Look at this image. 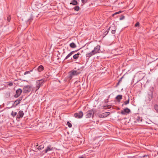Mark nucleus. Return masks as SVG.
<instances>
[{
  "label": "nucleus",
  "instance_id": "f257e3e1",
  "mask_svg": "<svg viewBox=\"0 0 158 158\" xmlns=\"http://www.w3.org/2000/svg\"><path fill=\"white\" fill-rule=\"evenodd\" d=\"M100 46L98 45L95 47L94 49L90 52L87 53L86 54V57H90L100 52Z\"/></svg>",
  "mask_w": 158,
  "mask_h": 158
},
{
  "label": "nucleus",
  "instance_id": "f03ea898",
  "mask_svg": "<svg viewBox=\"0 0 158 158\" xmlns=\"http://www.w3.org/2000/svg\"><path fill=\"white\" fill-rule=\"evenodd\" d=\"M94 114V112L93 110H90L87 111L86 113V118H90L91 117H93Z\"/></svg>",
  "mask_w": 158,
  "mask_h": 158
},
{
  "label": "nucleus",
  "instance_id": "7ed1b4c3",
  "mask_svg": "<svg viewBox=\"0 0 158 158\" xmlns=\"http://www.w3.org/2000/svg\"><path fill=\"white\" fill-rule=\"evenodd\" d=\"M79 73V72H78L75 70H73L69 73V78L71 79L73 76L77 75Z\"/></svg>",
  "mask_w": 158,
  "mask_h": 158
},
{
  "label": "nucleus",
  "instance_id": "20e7f679",
  "mask_svg": "<svg viewBox=\"0 0 158 158\" xmlns=\"http://www.w3.org/2000/svg\"><path fill=\"white\" fill-rule=\"evenodd\" d=\"M44 81L42 79L36 81V86L35 88L36 89V91L38 90L40 87L42 85V83Z\"/></svg>",
  "mask_w": 158,
  "mask_h": 158
},
{
  "label": "nucleus",
  "instance_id": "39448f33",
  "mask_svg": "<svg viewBox=\"0 0 158 158\" xmlns=\"http://www.w3.org/2000/svg\"><path fill=\"white\" fill-rule=\"evenodd\" d=\"M31 87L29 85L24 86L23 89V93H26L30 92L31 91Z\"/></svg>",
  "mask_w": 158,
  "mask_h": 158
},
{
  "label": "nucleus",
  "instance_id": "423d86ee",
  "mask_svg": "<svg viewBox=\"0 0 158 158\" xmlns=\"http://www.w3.org/2000/svg\"><path fill=\"white\" fill-rule=\"evenodd\" d=\"M83 115V113L81 111H79L78 113H76L74 114L75 118H82Z\"/></svg>",
  "mask_w": 158,
  "mask_h": 158
},
{
  "label": "nucleus",
  "instance_id": "0eeeda50",
  "mask_svg": "<svg viewBox=\"0 0 158 158\" xmlns=\"http://www.w3.org/2000/svg\"><path fill=\"white\" fill-rule=\"evenodd\" d=\"M22 92V90L21 89H19L16 91V94L14 97L15 98L18 97L21 94Z\"/></svg>",
  "mask_w": 158,
  "mask_h": 158
},
{
  "label": "nucleus",
  "instance_id": "6e6552de",
  "mask_svg": "<svg viewBox=\"0 0 158 158\" xmlns=\"http://www.w3.org/2000/svg\"><path fill=\"white\" fill-rule=\"evenodd\" d=\"M110 114V112H106L100 114L99 115V117L101 118H105L108 116Z\"/></svg>",
  "mask_w": 158,
  "mask_h": 158
},
{
  "label": "nucleus",
  "instance_id": "1a4fd4ad",
  "mask_svg": "<svg viewBox=\"0 0 158 158\" xmlns=\"http://www.w3.org/2000/svg\"><path fill=\"white\" fill-rule=\"evenodd\" d=\"M130 112V110L128 108H126L121 111V113L122 114H126Z\"/></svg>",
  "mask_w": 158,
  "mask_h": 158
},
{
  "label": "nucleus",
  "instance_id": "9d476101",
  "mask_svg": "<svg viewBox=\"0 0 158 158\" xmlns=\"http://www.w3.org/2000/svg\"><path fill=\"white\" fill-rule=\"evenodd\" d=\"M24 114L23 111L22 110H20L19 112L18 115H17V118H20L23 117Z\"/></svg>",
  "mask_w": 158,
  "mask_h": 158
},
{
  "label": "nucleus",
  "instance_id": "9b49d317",
  "mask_svg": "<svg viewBox=\"0 0 158 158\" xmlns=\"http://www.w3.org/2000/svg\"><path fill=\"white\" fill-rule=\"evenodd\" d=\"M77 51V50L75 51H73L69 53L65 57L64 60L67 59L69 57H70L72 55L74 54V53Z\"/></svg>",
  "mask_w": 158,
  "mask_h": 158
},
{
  "label": "nucleus",
  "instance_id": "f8f14e48",
  "mask_svg": "<svg viewBox=\"0 0 158 158\" xmlns=\"http://www.w3.org/2000/svg\"><path fill=\"white\" fill-rule=\"evenodd\" d=\"M122 98V96L121 95H117L116 97V99L119 102H120V100Z\"/></svg>",
  "mask_w": 158,
  "mask_h": 158
},
{
  "label": "nucleus",
  "instance_id": "ddd939ff",
  "mask_svg": "<svg viewBox=\"0 0 158 158\" xmlns=\"http://www.w3.org/2000/svg\"><path fill=\"white\" fill-rule=\"evenodd\" d=\"M22 99V98L20 97L18 99H17L15 101V103H16V105L17 106L20 102Z\"/></svg>",
  "mask_w": 158,
  "mask_h": 158
},
{
  "label": "nucleus",
  "instance_id": "4468645a",
  "mask_svg": "<svg viewBox=\"0 0 158 158\" xmlns=\"http://www.w3.org/2000/svg\"><path fill=\"white\" fill-rule=\"evenodd\" d=\"M110 29L111 30H116V27L114 25H113L111 26L110 27L108 28V30H110Z\"/></svg>",
  "mask_w": 158,
  "mask_h": 158
},
{
  "label": "nucleus",
  "instance_id": "2eb2a0df",
  "mask_svg": "<svg viewBox=\"0 0 158 158\" xmlns=\"http://www.w3.org/2000/svg\"><path fill=\"white\" fill-rule=\"evenodd\" d=\"M44 67L42 65L38 67L37 70L39 72H41L44 69Z\"/></svg>",
  "mask_w": 158,
  "mask_h": 158
},
{
  "label": "nucleus",
  "instance_id": "dca6fc26",
  "mask_svg": "<svg viewBox=\"0 0 158 158\" xmlns=\"http://www.w3.org/2000/svg\"><path fill=\"white\" fill-rule=\"evenodd\" d=\"M69 46L72 48H75L77 47L76 44L73 42L70 43L69 44Z\"/></svg>",
  "mask_w": 158,
  "mask_h": 158
},
{
  "label": "nucleus",
  "instance_id": "f3484780",
  "mask_svg": "<svg viewBox=\"0 0 158 158\" xmlns=\"http://www.w3.org/2000/svg\"><path fill=\"white\" fill-rule=\"evenodd\" d=\"M53 148H51L50 146H48L46 149L45 150V153H46L50 151L51 150H53Z\"/></svg>",
  "mask_w": 158,
  "mask_h": 158
},
{
  "label": "nucleus",
  "instance_id": "a211bd4d",
  "mask_svg": "<svg viewBox=\"0 0 158 158\" xmlns=\"http://www.w3.org/2000/svg\"><path fill=\"white\" fill-rule=\"evenodd\" d=\"M70 4H72L73 5H76L77 4V2L76 0H73L72 2L70 3Z\"/></svg>",
  "mask_w": 158,
  "mask_h": 158
},
{
  "label": "nucleus",
  "instance_id": "6ab92c4d",
  "mask_svg": "<svg viewBox=\"0 0 158 158\" xmlns=\"http://www.w3.org/2000/svg\"><path fill=\"white\" fill-rule=\"evenodd\" d=\"M79 55L80 53H77L73 55V57L74 59H77L78 58Z\"/></svg>",
  "mask_w": 158,
  "mask_h": 158
},
{
  "label": "nucleus",
  "instance_id": "aec40b11",
  "mask_svg": "<svg viewBox=\"0 0 158 158\" xmlns=\"http://www.w3.org/2000/svg\"><path fill=\"white\" fill-rule=\"evenodd\" d=\"M142 119L141 118H140L139 117H137V118L136 119V120L135 121H134L135 122H138L139 123L142 121Z\"/></svg>",
  "mask_w": 158,
  "mask_h": 158
},
{
  "label": "nucleus",
  "instance_id": "412c9836",
  "mask_svg": "<svg viewBox=\"0 0 158 158\" xmlns=\"http://www.w3.org/2000/svg\"><path fill=\"white\" fill-rule=\"evenodd\" d=\"M111 106L110 105H106L103 106V109H106L107 108H111Z\"/></svg>",
  "mask_w": 158,
  "mask_h": 158
},
{
  "label": "nucleus",
  "instance_id": "4be33fe9",
  "mask_svg": "<svg viewBox=\"0 0 158 158\" xmlns=\"http://www.w3.org/2000/svg\"><path fill=\"white\" fill-rule=\"evenodd\" d=\"M17 114V112H14L13 111H12L11 113V115L12 116L14 117Z\"/></svg>",
  "mask_w": 158,
  "mask_h": 158
},
{
  "label": "nucleus",
  "instance_id": "5701e85b",
  "mask_svg": "<svg viewBox=\"0 0 158 158\" xmlns=\"http://www.w3.org/2000/svg\"><path fill=\"white\" fill-rule=\"evenodd\" d=\"M44 146L43 145H41L40 146H38V147L37 148L39 150H40L41 149H42L44 148Z\"/></svg>",
  "mask_w": 158,
  "mask_h": 158
},
{
  "label": "nucleus",
  "instance_id": "b1692460",
  "mask_svg": "<svg viewBox=\"0 0 158 158\" xmlns=\"http://www.w3.org/2000/svg\"><path fill=\"white\" fill-rule=\"evenodd\" d=\"M74 9L76 11H78L79 10L80 8L79 6H75L74 7Z\"/></svg>",
  "mask_w": 158,
  "mask_h": 158
},
{
  "label": "nucleus",
  "instance_id": "393cba45",
  "mask_svg": "<svg viewBox=\"0 0 158 158\" xmlns=\"http://www.w3.org/2000/svg\"><path fill=\"white\" fill-rule=\"evenodd\" d=\"M129 99L128 98L127 100H126L124 102V105H126L127 104H128L129 103Z\"/></svg>",
  "mask_w": 158,
  "mask_h": 158
},
{
  "label": "nucleus",
  "instance_id": "a878e982",
  "mask_svg": "<svg viewBox=\"0 0 158 158\" xmlns=\"http://www.w3.org/2000/svg\"><path fill=\"white\" fill-rule=\"evenodd\" d=\"M154 108L156 111L158 113V105H156L154 106Z\"/></svg>",
  "mask_w": 158,
  "mask_h": 158
},
{
  "label": "nucleus",
  "instance_id": "bb28decb",
  "mask_svg": "<svg viewBox=\"0 0 158 158\" xmlns=\"http://www.w3.org/2000/svg\"><path fill=\"white\" fill-rule=\"evenodd\" d=\"M67 125L70 128L72 127V124L69 122H67Z\"/></svg>",
  "mask_w": 158,
  "mask_h": 158
},
{
  "label": "nucleus",
  "instance_id": "cd10ccee",
  "mask_svg": "<svg viewBox=\"0 0 158 158\" xmlns=\"http://www.w3.org/2000/svg\"><path fill=\"white\" fill-rule=\"evenodd\" d=\"M88 0H81L82 3L84 4L87 2Z\"/></svg>",
  "mask_w": 158,
  "mask_h": 158
},
{
  "label": "nucleus",
  "instance_id": "c85d7f7f",
  "mask_svg": "<svg viewBox=\"0 0 158 158\" xmlns=\"http://www.w3.org/2000/svg\"><path fill=\"white\" fill-rule=\"evenodd\" d=\"M32 71V70H31V71H26V72H25L24 73V75H26V74H27L31 72Z\"/></svg>",
  "mask_w": 158,
  "mask_h": 158
},
{
  "label": "nucleus",
  "instance_id": "c756f323",
  "mask_svg": "<svg viewBox=\"0 0 158 158\" xmlns=\"http://www.w3.org/2000/svg\"><path fill=\"white\" fill-rule=\"evenodd\" d=\"M7 20L8 22H10V19H11V17L10 16H8L7 17Z\"/></svg>",
  "mask_w": 158,
  "mask_h": 158
},
{
  "label": "nucleus",
  "instance_id": "7c9ffc66",
  "mask_svg": "<svg viewBox=\"0 0 158 158\" xmlns=\"http://www.w3.org/2000/svg\"><path fill=\"white\" fill-rule=\"evenodd\" d=\"M139 22H137L135 24V27L139 26Z\"/></svg>",
  "mask_w": 158,
  "mask_h": 158
},
{
  "label": "nucleus",
  "instance_id": "2f4dec72",
  "mask_svg": "<svg viewBox=\"0 0 158 158\" xmlns=\"http://www.w3.org/2000/svg\"><path fill=\"white\" fill-rule=\"evenodd\" d=\"M121 11H119L118 12H116L113 15V16H114V15H115L120 13H121Z\"/></svg>",
  "mask_w": 158,
  "mask_h": 158
},
{
  "label": "nucleus",
  "instance_id": "473e14b6",
  "mask_svg": "<svg viewBox=\"0 0 158 158\" xmlns=\"http://www.w3.org/2000/svg\"><path fill=\"white\" fill-rule=\"evenodd\" d=\"M125 17L124 16H122L121 17L119 18L120 20H122L124 19Z\"/></svg>",
  "mask_w": 158,
  "mask_h": 158
},
{
  "label": "nucleus",
  "instance_id": "72a5a7b5",
  "mask_svg": "<svg viewBox=\"0 0 158 158\" xmlns=\"http://www.w3.org/2000/svg\"><path fill=\"white\" fill-rule=\"evenodd\" d=\"M116 30H111V33L113 34H114L115 33Z\"/></svg>",
  "mask_w": 158,
  "mask_h": 158
},
{
  "label": "nucleus",
  "instance_id": "f704fd0d",
  "mask_svg": "<svg viewBox=\"0 0 158 158\" xmlns=\"http://www.w3.org/2000/svg\"><path fill=\"white\" fill-rule=\"evenodd\" d=\"M8 85L10 86H12L13 85V83L12 82H10V83H9V84H8Z\"/></svg>",
  "mask_w": 158,
  "mask_h": 158
},
{
  "label": "nucleus",
  "instance_id": "c9c22d12",
  "mask_svg": "<svg viewBox=\"0 0 158 158\" xmlns=\"http://www.w3.org/2000/svg\"><path fill=\"white\" fill-rule=\"evenodd\" d=\"M123 78V77H122L119 80V82H118V85L119 84V82H120L121 81V80H122V78Z\"/></svg>",
  "mask_w": 158,
  "mask_h": 158
},
{
  "label": "nucleus",
  "instance_id": "e433bc0d",
  "mask_svg": "<svg viewBox=\"0 0 158 158\" xmlns=\"http://www.w3.org/2000/svg\"><path fill=\"white\" fill-rule=\"evenodd\" d=\"M109 30H108V29H107V30L106 31V34H107L108 33V32H109Z\"/></svg>",
  "mask_w": 158,
  "mask_h": 158
},
{
  "label": "nucleus",
  "instance_id": "4c0bfd02",
  "mask_svg": "<svg viewBox=\"0 0 158 158\" xmlns=\"http://www.w3.org/2000/svg\"><path fill=\"white\" fill-rule=\"evenodd\" d=\"M147 156H148V155H144V156H143V157H147Z\"/></svg>",
  "mask_w": 158,
  "mask_h": 158
},
{
  "label": "nucleus",
  "instance_id": "58836bf2",
  "mask_svg": "<svg viewBox=\"0 0 158 158\" xmlns=\"http://www.w3.org/2000/svg\"><path fill=\"white\" fill-rule=\"evenodd\" d=\"M106 31L105 32V33H104V34L106 35L107 34H106Z\"/></svg>",
  "mask_w": 158,
  "mask_h": 158
},
{
  "label": "nucleus",
  "instance_id": "ea45409f",
  "mask_svg": "<svg viewBox=\"0 0 158 158\" xmlns=\"http://www.w3.org/2000/svg\"><path fill=\"white\" fill-rule=\"evenodd\" d=\"M79 158H84V157H79Z\"/></svg>",
  "mask_w": 158,
  "mask_h": 158
},
{
  "label": "nucleus",
  "instance_id": "a19ab883",
  "mask_svg": "<svg viewBox=\"0 0 158 158\" xmlns=\"http://www.w3.org/2000/svg\"><path fill=\"white\" fill-rule=\"evenodd\" d=\"M38 146V145H36V147H37V146Z\"/></svg>",
  "mask_w": 158,
  "mask_h": 158
}]
</instances>
